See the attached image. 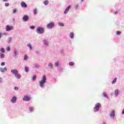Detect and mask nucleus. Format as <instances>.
Wrapping results in <instances>:
<instances>
[{
	"instance_id": "nucleus-1",
	"label": "nucleus",
	"mask_w": 124,
	"mask_h": 124,
	"mask_svg": "<svg viewBox=\"0 0 124 124\" xmlns=\"http://www.w3.org/2000/svg\"><path fill=\"white\" fill-rule=\"evenodd\" d=\"M46 75H44L43 76V79L39 81L40 86L41 88L44 87V84L46 83Z\"/></svg>"
},
{
	"instance_id": "nucleus-2",
	"label": "nucleus",
	"mask_w": 124,
	"mask_h": 124,
	"mask_svg": "<svg viewBox=\"0 0 124 124\" xmlns=\"http://www.w3.org/2000/svg\"><path fill=\"white\" fill-rule=\"evenodd\" d=\"M37 33L41 34L44 32V28L41 27H38L36 30Z\"/></svg>"
},
{
	"instance_id": "nucleus-3",
	"label": "nucleus",
	"mask_w": 124,
	"mask_h": 124,
	"mask_svg": "<svg viewBox=\"0 0 124 124\" xmlns=\"http://www.w3.org/2000/svg\"><path fill=\"white\" fill-rule=\"evenodd\" d=\"M101 106V105H100V104L99 103L96 104L95 105V107L94 108V112H97V111L99 110V108H100Z\"/></svg>"
},
{
	"instance_id": "nucleus-4",
	"label": "nucleus",
	"mask_w": 124,
	"mask_h": 124,
	"mask_svg": "<svg viewBox=\"0 0 124 124\" xmlns=\"http://www.w3.org/2000/svg\"><path fill=\"white\" fill-rule=\"evenodd\" d=\"M54 26H55L54 22H50L47 24V28L48 29H52V28H54Z\"/></svg>"
},
{
	"instance_id": "nucleus-5",
	"label": "nucleus",
	"mask_w": 124,
	"mask_h": 124,
	"mask_svg": "<svg viewBox=\"0 0 124 124\" xmlns=\"http://www.w3.org/2000/svg\"><path fill=\"white\" fill-rule=\"evenodd\" d=\"M23 100L24 101H30V100H31V97L28 95H25L24 96Z\"/></svg>"
},
{
	"instance_id": "nucleus-6",
	"label": "nucleus",
	"mask_w": 124,
	"mask_h": 124,
	"mask_svg": "<svg viewBox=\"0 0 124 124\" xmlns=\"http://www.w3.org/2000/svg\"><path fill=\"white\" fill-rule=\"evenodd\" d=\"M14 27L13 26H10L9 25H7L6 27V31H11L12 30H13Z\"/></svg>"
},
{
	"instance_id": "nucleus-7",
	"label": "nucleus",
	"mask_w": 124,
	"mask_h": 124,
	"mask_svg": "<svg viewBox=\"0 0 124 124\" xmlns=\"http://www.w3.org/2000/svg\"><path fill=\"white\" fill-rule=\"evenodd\" d=\"M20 4H21V7H23L24 8L28 7V5H27V4H26V3L24 1L21 2Z\"/></svg>"
},
{
	"instance_id": "nucleus-8",
	"label": "nucleus",
	"mask_w": 124,
	"mask_h": 124,
	"mask_svg": "<svg viewBox=\"0 0 124 124\" xmlns=\"http://www.w3.org/2000/svg\"><path fill=\"white\" fill-rule=\"evenodd\" d=\"M70 8H71V5L68 6L66 8V9L65 10V11L64 12V14H67V12H68V11H69V9H70Z\"/></svg>"
},
{
	"instance_id": "nucleus-9",
	"label": "nucleus",
	"mask_w": 124,
	"mask_h": 124,
	"mask_svg": "<svg viewBox=\"0 0 124 124\" xmlns=\"http://www.w3.org/2000/svg\"><path fill=\"white\" fill-rule=\"evenodd\" d=\"M23 20L24 22H27V21L29 20V17L28 16H24L23 17Z\"/></svg>"
},
{
	"instance_id": "nucleus-10",
	"label": "nucleus",
	"mask_w": 124,
	"mask_h": 124,
	"mask_svg": "<svg viewBox=\"0 0 124 124\" xmlns=\"http://www.w3.org/2000/svg\"><path fill=\"white\" fill-rule=\"evenodd\" d=\"M11 72L12 73H13V74H14L15 76L16 74L18 73V70L16 69H13L11 70Z\"/></svg>"
},
{
	"instance_id": "nucleus-11",
	"label": "nucleus",
	"mask_w": 124,
	"mask_h": 124,
	"mask_svg": "<svg viewBox=\"0 0 124 124\" xmlns=\"http://www.w3.org/2000/svg\"><path fill=\"white\" fill-rule=\"evenodd\" d=\"M15 76L16 77V78H17V79H20L21 77V75L18 73L16 75H15Z\"/></svg>"
},
{
	"instance_id": "nucleus-12",
	"label": "nucleus",
	"mask_w": 124,
	"mask_h": 124,
	"mask_svg": "<svg viewBox=\"0 0 124 124\" xmlns=\"http://www.w3.org/2000/svg\"><path fill=\"white\" fill-rule=\"evenodd\" d=\"M110 117H115V110H112L110 114Z\"/></svg>"
},
{
	"instance_id": "nucleus-13",
	"label": "nucleus",
	"mask_w": 124,
	"mask_h": 124,
	"mask_svg": "<svg viewBox=\"0 0 124 124\" xmlns=\"http://www.w3.org/2000/svg\"><path fill=\"white\" fill-rule=\"evenodd\" d=\"M0 71L1 72H5V71H6V67H4L3 68H0Z\"/></svg>"
},
{
	"instance_id": "nucleus-14",
	"label": "nucleus",
	"mask_w": 124,
	"mask_h": 124,
	"mask_svg": "<svg viewBox=\"0 0 124 124\" xmlns=\"http://www.w3.org/2000/svg\"><path fill=\"white\" fill-rule=\"evenodd\" d=\"M16 100H17V98L14 96L11 100V102L13 103L16 102Z\"/></svg>"
},
{
	"instance_id": "nucleus-15",
	"label": "nucleus",
	"mask_w": 124,
	"mask_h": 124,
	"mask_svg": "<svg viewBox=\"0 0 124 124\" xmlns=\"http://www.w3.org/2000/svg\"><path fill=\"white\" fill-rule=\"evenodd\" d=\"M70 38L73 39L74 37V33L71 32L70 33Z\"/></svg>"
},
{
	"instance_id": "nucleus-16",
	"label": "nucleus",
	"mask_w": 124,
	"mask_h": 124,
	"mask_svg": "<svg viewBox=\"0 0 124 124\" xmlns=\"http://www.w3.org/2000/svg\"><path fill=\"white\" fill-rule=\"evenodd\" d=\"M119 94V90H116L115 91V96H118Z\"/></svg>"
},
{
	"instance_id": "nucleus-17",
	"label": "nucleus",
	"mask_w": 124,
	"mask_h": 124,
	"mask_svg": "<svg viewBox=\"0 0 124 124\" xmlns=\"http://www.w3.org/2000/svg\"><path fill=\"white\" fill-rule=\"evenodd\" d=\"M17 55H18V51H17L16 49H15L14 57H16V56H17Z\"/></svg>"
},
{
	"instance_id": "nucleus-18",
	"label": "nucleus",
	"mask_w": 124,
	"mask_h": 124,
	"mask_svg": "<svg viewBox=\"0 0 124 124\" xmlns=\"http://www.w3.org/2000/svg\"><path fill=\"white\" fill-rule=\"evenodd\" d=\"M44 3L45 5H47V4H48V3H49V1H48L47 0L46 1H44Z\"/></svg>"
},
{
	"instance_id": "nucleus-19",
	"label": "nucleus",
	"mask_w": 124,
	"mask_h": 124,
	"mask_svg": "<svg viewBox=\"0 0 124 124\" xmlns=\"http://www.w3.org/2000/svg\"><path fill=\"white\" fill-rule=\"evenodd\" d=\"M59 26H60V27H64V24L62 23L61 22H59L58 23Z\"/></svg>"
},
{
	"instance_id": "nucleus-20",
	"label": "nucleus",
	"mask_w": 124,
	"mask_h": 124,
	"mask_svg": "<svg viewBox=\"0 0 124 124\" xmlns=\"http://www.w3.org/2000/svg\"><path fill=\"white\" fill-rule=\"evenodd\" d=\"M116 82H117V78H115L114 79V80L112 81V84H115V83H116Z\"/></svg>"
},
{
	"instance_id": "nucleus-21",
	"label": "nucleus",
	"mask_w": 124,
	"mask_h": 124,
	"mask_svg": "<svg viewBox=\"0 0 124 124\" xmlns=\"http://www.w3.org/2000/svg\"><path fill=\"white\" fill-rule=\"evenodd\" d=\"M25 71L26 72H29V68H28V67H25Z\"/></svg>"
},
{
	"instance_id": "nucleus-22",
	"label": "nucleus",
	"mask_w": 124,
	"mask_h": 124,
	"mask_svg": "<svg viewBox=\"0 0 124 124\" xmlns=\"http://www.w3.org/2000/svg\"><path fill=\"white\" fill-rule=\"evenodd\" d=\"M69 65H71V66H73V65H74V62H71L69 63Z\"/></svg>"
},
{
	"instance_id": "nucleus-23",
	"label": "nucleus",
	"mask_w": 124,
	"mask_h": 124,
	"mask_svg": "<svg viewBox=\"0 0 124 124\" xmlns=\"http://www.w3.org/2000/svg\"><path fill=\"white\" fill-rule=\"evenodd\" d=\"M36 79V76L34 75L33 76L32 80V81H34Z\"/></svg>"
},
{
	"instance_id": "nucleus-24",
	"label": "nucleus",
	"mask_w": 124,
	"mask_h": 124,
	"mask_svg": "<svg viewBox=\"0 0 124 124\" xmlns=\"http://www.w3.org/2000/svg\"><path fill=\"white\" fill-rule=\"evenodd\" d=\"M28 46L31 49H32V47L31 46V45L30 44H29L28 45Z\"/></svg>"
},
{
	"instance_id": "nucleus-25",
	"label": "nucleus",
	"mask_w": 124,
	"mask_h": 124,
	"mask_svg": "<svg viewBox=\"0 0 124 124\" xmlns=\"http://www.w3.org/2000/svg\"><path fill=\"white\" fill-rule=\"evenodd\" d=\"M0 57L1 59H3V58H4V55L3 54H1L0 55Z\"/></svg>"
},
{
	"instance_id": "nucleus-26",
	"label": "nucleus",
	"mask_w": 124,
	"mask_h": 124,
	"mask_svg": "<svg viewBox=\"0 0 124 124\" xmlns=\"http://www.w3.org/2000/svg\"><path fill=\"white\" fill-rule=\"evenodd\" d=\"M24 60H25V61H27V60H28V55H25L24 56Z\"/></svg>"
},
{
	"instance_id": "nucleus-27",
	"label": "nucleus",
	"mask_w": 124,
	"mask_h": 124,
	"mask_svg": "<svg viewBox=\"0 0 124 124\" xmlns=\"http://www.w3.org/2000/svg\"><path fill=\"white\" fill-rule=\"evenodd\" d=\"M103 95L105 97H107V94H106V93L104 92L103 93Z\"/></svg>"
},
{
	"instance_id": "nucleus-28",
	"label": "nucleus",
	"mask_w": 124,
	"mask_h": 124,
	"mask_svg": "<svg viewBox=\"0 0 124 124\" xmlns=\"http://www.w3.org/2000/svg\"><path fill=\"white\" fill-rule=\"evenodd\" d=\"M122 33V32L120 31H117L116 34L118 35H120V34H121Z\"/></svg>"
},
{
	"instance_id": "nucleus-29",
	"label": "nucleus",
	"mask_w": 124,
	"mask_h": 124,
	"mask_svg": "<svg viewBox=\"0 0 124 124\" xmlns=\"http://www.w3.org/2000/svg\"><path fill=\"white\" fill-rule=\"evenodd\" d=\"M1 52L2 53H4V52H5V50H4V48H1V50H0Z\"/></svg>"
},
{
	"instance_id": "nucleus-30",
	"label": "nucleus",
	"mask_w": 124,
	"mask_h": 124,
	"mask_svg": "<svg viewBox=\"0 0 124 124\" xmlns=\"http://www.w3.org/2000/svg\"><path fill=\"white\" fill-rule=\"evenodd\" d=\"M16 12H17V10H16V9H15V10H13V13L14 14H15V13H16Z\"/></svg>"
},
{
	"instance_id": "nucleus-31",
	"label": "nucleus",
	"mask_w": 124,
	"mask_h": 124,
	"mask_svg": "<svg viewBox=\"0 0 124 124\" xmlns=\"http://www.w3.org/2000/svg\"><path fill=\"white\" fill-rule=\"evenodd\" d=\"M35 27L32 26L30 27V29H31V30H34Z\"/></svg>"
},
{
	"instance_id": "nucleus-32",
	"label": "nucleus",
	"mask_w": 124,
	"mask_h": 124,
	"mask_svg": "<svg viewBox=\"0 0 124 124\" xmlns=\"http://www.w3.org/2000/svg\"><path fill=\"white\" fill-rule=\"evenodd\" d=\"M44 43L45 45L48 46V42H46V41H44Z\"/></svg>"
},
{
	"instance_id": "nucleus-33",
	"label": "nucleus",
	"mask_w": 124,
	"mask_h": 124,
	"mask_svg": "<svg viewBox=\"0 0 124 124\" xmlns=\"http://www.w3.org/2000/svg\"><path fill=\"white\" fill-rule=\"evenodd\" d=\"M37 10L35 9L34 10V14H37Z\"/></svg>"
},
{
	"instance_id": "nucleus-34",
	"label": "nucleus",
	"mask_w": 124,
	"mask_h": 124,
	"mask_svg": "<svg viewBox=\"0 0 124 124\" xmlns=\"http://www.w3.org/2000/svg\"><path fill=\"white\" fill-rule=\"evenodd\" d=\"M48 66H50V67H53V64L52 63H50L48 64Z\"/></svg>"
},
{
	"instance_id": "nucleus-35",
	"label": "nucleus",
	"mask_w": 124,
	"mask_h": 124,
	"mask_svg": "<svg viewBox=\"0 0 124 124\" xmlns=\"http://www.w3.org/2000/svg\"><path fill=\"white\" fill-rule=\"evenodd\" d=\"M29 110H30V111H33V108H32V107L30 108H29Z\"/></svg>"
},
{
	"instance_id": "nucleus-36",
	"label": "nucleus",
	"mask_w": 124,
	"mask_h": 124,
	"mask_svg": "<svg viewBox=\"0 0 124 124\" xmlns=\"http://www.w3.org/2000/svg\"><path fill=\"white\" fill-rule=\"evenodd\" d=\"M7 51H10V47L8 46L6 48Z\"/></svg>"
},
{
	"instance_id": "nucleus-37",
	"label": "nucleus",
	"mask_w": 124,
	"mask_h": 124,
	"mask_svg": "<svg viewBox=\"0 0 124 124\" xmlns=\"http://www.w3.org/2000/svg\"><path fill=\"white\" fill-rule=\"evenodd\" d=\"M1 65H2V66L5 65V62H1Z\"/></svg>"
},
{
	"instance_id": "nucleus-38",
	"label": "nucleus",
	"mask_w": 124,
	"mask_h": 124,
	"mask_svg": "<svg viewBox=\"0 0 124 124\" xmlns=\"http://www.w3.org/2000/svg\"><path fill=\"white\" fill-rule=\"evenodd\" d=\"M14 90H15L16 91H18V90H19V88L18 87H15L14 88Z\"/></svg>"
},
{
	"instance_id": "nucleus-39",
	"label": "nucleus",
	"mask_w": 124,
	"mask_h": 124,
	"mask_svg": "<svg viewBox=\"0 0 124 124\" xmlns=\"http://www.w3.org/2000/svg\"><path fill=\"white\" fill-rule=\"evenodd\" d=\"M5 6H9V3H5Z\"/></svg>"
},
{
	"instance_id": "nucleus-40",
	"label": "nucleus",
	"mask_w": 124,
	"mask_h": 124,
	"mask_svg": "<svg viewBox=\"0 0 124 124\" xmlns=\"http://www.w3.org/2000/svg\"><path fill=\"white\" fill-rule=\"evenodd\" d=\"M59 65V62L55 63V66H58Z\"/></svg>"
},
{
	"instance_id": "nucleus-41",
	"label": "nucleus",
	"mask_w": 124,
	"mask_h": 124,
	"mask_svg": "<svg viewBox=\"0 0 124 124\" xmlns=\"http://www.w3.org/2000/svg\"><path fill=\"white\" fill-rule=\"evenodd\" d=\"M35 67L37 69H38V65H35Z\"/></svg>"
},
{
	"instance_id": "nucleus-42",
	"label": "nucleus",
	"mask_w": 124,
	"mask_h": 124,
	"mask_svg": "<svg viewBox=\"0 0 124 124\" xmlns=\"http://www.w3.org/2000/svg\"><path fill=\"white\" fill-rule=\"evenodd\" d=\"M122 114H123V115H124V109L122 111Z\"/></svg>"
},
{
	"instance_id": "nucleus-43",
	"label": "nucleus",
	"mask_w": 124,
	"mask_h": 124,
	"mask_svg": "<svg viewBox=\"0 0 124 124\" xmlns=\"http://www.w3.org/2000/svg\"><path fill=\"white\" fill-rule=\"evenodd\" d=\"M114 14H118V12H115L114 13Z\"/></svg>"
},
{
	"instance_id": "nucleus-44",
	"label": "nucleus",
	"mask_w": 124,
	"mask_h": 124,
	"mask_svg": "<svg viewBox=\"0 0 124 124\" xmlns=\"http://www.w3.org/2000/svg\"><path fill=\"white\" fill-rule=\"evenodd\" d=\"M13 22L14 23V22H15V19L13 18Z\"/></svg>"
},
{
	"instance_id": "nucleus-45",
	"label": "nucleus",
	"mask_w": 124,
	"mask_h": 124,
	"mask_svg": "<svg viewBox=\"0 0 124 124\" xmlns=\"http://www.w3.org/2000/svg\"><path fill=\"white\" fill-rule=\"evenodd\" d=\"M1 35H2V34L1 33H0V38L1 37Z\"/></svg>"
},
{
	"instance_id": "nucleus-46",
	"label": "nucleus",
	"mask_w": 124,
	"mask_h": 124,
	"mask_svg": "<svg viewBox=\"0 0 124 124\" xmlns=\"http://www.w3.org/2000/svg\"><path fill=\"white\" fill-rule=\"evenodd\" d=\"M3 1H7L8 0H3Z\"/></svg>"
},
{
	"instance_id": "nucleus-47",
	"label": "nucleus",
	"mask_w": 124,
	"mask_h": 124,
	"mask_svg": "<svg viewBox=\"0 0 124 124\" xmlns=\"http://www.w3.org/2000/svg\"><path fill=\"white\" fill-rule=\"evenodd\" d=\"M78 7V6H77V8Z\"/></svg>"
},
{
	"instance_id": "nucleus-48",
	"label": "nucleus",
	"mask_w": 124,
	"mask_h": 124,
	"mask_svg": "<svg viewBox=\"0 0 124 124\" xmlns=\"http://www.w3.org/2000/svg\"><path fill=\"white\" fill-rule=\"evenodd\" d=\"M82 1H83V0H82Z\"/></svg>"
}]
</instances>
